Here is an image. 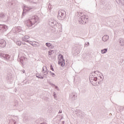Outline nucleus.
<instances>
[{"mask_svg": "<svg viewBox=\"0 0 124 124\" xmlns=\"http://www.w3.org/2000/svg\"><path fill=\"white\" fill-rule=\"evenodd\" d=\"M58 58L59 59V61H58V64L61 66H64V60H63V56L61 54H60L58 56Z\"/></svg>", "mask_w": 124, "mask_h": 124, "instance_id": "nucleus-2", "label": "nucleus"}, {"mask_svg": "<svg viewBox=\"0 0 124 124\" xmlns=\"http://www.w3.org/2000/svg\"><path fill=\"white\" fill-rule=\"evenodd\" d=\"M93 78H94L93 77H90V80L92 82V83H93V82H94Z\"/></svg>", "mask_w": 124, "mask_h": 124, "instance_id": "nucleus-10", "label": "nucleus"}, {"mask_svg": "<svg viewBox=\"0 0 124 124\" xmlns=\"http://www.w3.org/2000/svg\"><path fill=\"white\" fill-rule=\"evenodd\" d=\"M103 41H107V40L108 39H109V36H108V35H104L103 37V38H102Z\"/></svg>", "mask_w": 124, "mask_h": 124, "instance_id": "nucleus-7", "label": "nucleus"}, {"mask_svg": "<svg viewBox=\"0 0 124 124\" xmlns=\"http://www.w3.org/2000/svg\"><path fill=\"white\" fill-rule=\"evenodd\" d=\"M64 11H62V12H60L58 15V18L60 20H62L63 18V16H64V14L63 13Z\"/></svg>", "mask_w": 124, "mask_h": 124, "instance_id": "nucleus-3", "label": "nucleus"}, {"mask_svg": "<svg viewBox=\"0 0 124 124\" xmlns=\"http://www.w3.org/2000/svg\"><path fill=\"white\" fill-rule=\"evenodd\" d=\"M46 45L47 47H51V44L50 43H46Z\"/></svg>", "mask_w": 124, "mask_h": 124, "instance_id": "nucleus-11", "label": "nucleus"}, {"mask_svg": "<svg viewBox=\"0 0 124 124\" xmlns=\"http://www.w3.org/2000/svg\"><path fill=\"white\" fill-rule=\"evenodd\" d=\"M43 71H44V72H44V70H43Z\"/></svg>", "mask_w": 124, "mask_h": 124, "instance_id": "nucleus-15", "label": "nucleus"}, {"mask_svg": "<svg viewBox=\"0 0 124 124\" xmlns=\"http://www.w3.org/2000/svg\"><path fill=\"white\" fill-rule=\"evenodd\" d=\"M81 19L82 21L83 22V23H86V20H87L88 18H87L86 15H84L81 17Z\"/></svg>", "mask_w": 124, "mask_h": 124, "instance_id": "nucleus-5", "label": "nucleus"}, {"mask_svg": "<svg viewBox=\"0 0 124 124\" xmlns=\"http://www.w3.org/2000/svg\"><path fill=\"white\" fill-rule=\"evenodd\" d=\"M23 41H25L26 42H29V39H30V36H25L23 38Z\"/></svg>", "mask_w": 124, "mask_h": 124, "instance_id": "nucleus-6", "label": "nucleus"}, {"mask_svg": "<svg viewBox=\"0 0 124 124\" xmlns=\"http://www.w3.org/2000/svg\"><path fill=\"white\" fill-rule=\"evenodd\" d=\"M107 52V49H104L101 51V54H105Z\"/></svg>", "mask_w": 124, "mask_h": 124, "instance_id": "nucleus-8", "label": "nucleus"}, {"mask_svg": "<svg viewBox=\"0 0 124 124\" xmlns=\"http://www.w3.org/2000/svg\"><path fill=\"white\" fill-rule=\"evenodd\" d=\"M52 52H53V51H51V50L49 51L48 52V55H52Z\"/></svg>", "mask_w": 124, "mask_h": 124, "instance_id": "nucleus-14", "label": "nucleus"}, {"mask_svg": "<svg viewBox=\"0 0 124 124\" xmlns=\"http://www.w3.org/2000/svg\"><path fill=\"white\" fill-rule=\"evenodd\" d=\"M0 46L3 48V47H5L6 46V42L4 40H0Z\"/></svg>", "mask_w": 124, "mask_h": 124, "instance_id": "nucleus-4", "label": "nucleus"}, {"mask_svg": "<svg viewBox=\"0 0 124 124\" xmlns=\"http://www.w3.org/2000/svg\"><path fill=\"white\" fill-rule=\"evenodd\" d=\"M16 44L18 46H21V45H22V42H21L20 41H18L16 42Z\"/></svg>", "mask_w": 124, "mask_h": 124, "instance_id": "nucleus-9", "label": "nucleus"}, {"mask_svg": "<svg viewBox=\"0 0 124 124\" xmlns=\"http://www.w3.org/2000/svg\"><path fill=\"white\" fill-rule=\"evenodd\" d=\"M38 21V19L36 16H32L31 18L27 21V26L28 27H31V26L34 25Z\"/></svg>", "mask_w": 124, "mask_h": 124, "instance_id": "nucleus-1", "label": "nucleus"}, {"mask_svg": "<svg viewBox=\"0 0 124 124\" xmlns=\"http://www.w3.org/2000/svg\"><path fill=\"white\" fill-rule=\"evenodd\" d=\"M93 80L94 82H96V81L97 80V78H93Z\"/></svg>", "mask_w": 124, "mask_h": 124, "instance_id": "nucleus-13", "label": "nucleus"}, {"mask_svg": "<svg viewBox=\"0 0 124 124\" xmlns=\"http://www.w3.org/2000/svg\"><path fill=\"white\" fill-rule=\"evenodd\" d=\"M50 69L52 71H54V68H53V66H52V65H50Z\"/></svg>", "mask_w": 124, "mask_h": 124, "instance_id": "nucleus-12", "label": "nucleus"}]
</instances>
